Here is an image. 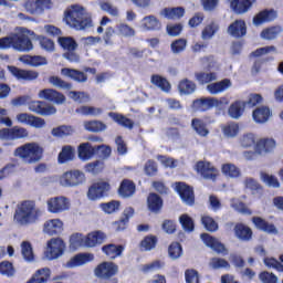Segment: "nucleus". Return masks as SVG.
Listing matches in <instances>:
<instances>
[{"instance_id":"nucleus-1","label":"nucleus","mask_w":283,"mask_h":283,"mask_svg":"<svg viewBox=\"0 0 283 283\" xmlns=\"http://www.w3.org/2000/svg\"><path fill=\"white\" fill-rule=\"evenodd\" d=\"M64 23L73 30L92 28V13L81 4H71L64 10Z\"/></svg>"},{"instance_id":"nucleus-2","label":"nucleus","mask_w":283,"mask_h":283,"mask_svg":"<svg viewBox=\"0 0 283 283\" xmlns=\"http://www.w3.org/2000/svg\"><path fill=\"white\" fill-rule=\"evenodd\" d=\"M32 34H34V32L25 28H18L11 35L0 39V49L8 50L12 48L18 52H30L34 50L32 40L29 38Z\"/></svg>"},{"instance_id":"nucleus-3","label":"nucleus","mask_w":283,"mask_h":283,"mask_svg":"<svg viewBox=\"0 0 283 283\" xmlns=\"http://www.w3.org/2000/svg\"><path fill=\"white\" fill-rule=\"evenodd\" d=\"M41 209L36 208L33 201H23L17 206L13 220L21 227L34 224L41 218Z\"/></svg>"},{"instance_id":"nucleus-4","label":"nucleus","mask_w":283,"mask_h":283,"mask_svg":"<svg viewBox=\"0 0 283 283\" xmlns=\"http://www.w3.org/2000/svg\"><path fill=\"white\" fill-rule=\"evenodd\" d=\"M43 147L39 143L31 142L15 148L13 156L20 158L24 165H36L43 159Z\"/></svg>"},{"instance_id":"nucleus-5","label":"nucleus","mask_w":283,"mask_h":283,"mask_svg":"<svg viewBox=\"0 0 283 283\" xmlns=\"http://www.w3.org/2000/svg\"><path fill=\"white\" fill-rule=\"evenodd\" d=\"M224 105H229V98L227 97H202L193 102V107L197 108L198 112H209V109H213V107L220 109L224 107Z\"/></svg>"},{"instance_id":"nucleus-6","label":"nucleus","mask_w":283,"mask_h":283,"mask_svg":"<svg viewBox=\"0 0 283 283\" xmlns=\"http://www.w3.org/2000/svg\"><path fill=\"white\" fill-rule=\"evenodd\" d=\"M85 182V174L80 170H71L62 174L59 178L61 187H76Z\"/></svg>"},{"instance_id":"nucleus-7","label":"nucleus","mask_w":283,"mask_h":283,"mask_svg":"<svg viewBox=\"0 0 283 283\" xmlns=\"http://www.w3.org/2000/svg\"><path fill=\"white\" fill-rule=\"evenodd\" d=\"M65 251V242L60 238H53L48 241L46 250L44 251V258L46 260H59Z\"/></svg>"},{"instance_id":"nucleus-8","label":"nucleus","mask_w":283,"mask_h":283,"mask_svg":"<svg viewBox=\"0 0 283 283\" xmlns=\"http://www.w3.org/2000/svg\"><path fill=\"white\" fill-rule=\"evenodd\" d=\"M15 120L20 125H29V127H34L35 129H43L45 126V119L29 113H18L15 115Z\"/></svg>"},{"instance_id":"nucleus-9","label":"nucleus","mask_w":283,"mask_h":283,"mask_svg":"<svg viewBox=\"0 0 283 283\" xmlns=\"http://www.w3.org/2000/svg\"><path fill=\"white\" fill-rule=\"evenodd\" d=\"M48 210L50 213H63V211H70V200L66 197H53L48 200Z\"/></svg>"},{"instance_id":"nucleus-10","label":"nucleus","mask_w":283,"mask_h":283,"mask_svg":"<svg viewBox=\"0 0 283 283\" xmlns=\"http://www.w3.org/2000/svg\"><path fill=\"white\" fill-rule=\"evenodd\" d=\"M28 109L34 114H39V116H52L56 113V107L43 101L29 102Z\"/></svg>"},{"instance_id":"nucleus-11","label":"nucleus","mask_w":283,"mask_h":283,"mask_svg":"<svg viewBox=\"0 0 283 283\" xmlns=\"http://www.w3.org/2000/svg\"><path fill=\"white\" fill-rule=\"evenodd\" d=\"M94 273L96 277L107 280V277H112L118 273V265H116L114 262L104 261L95 268Z\"/></svg>"},{"instance_id":"nucleus-12","label":"nucleus","mask_w":283,"mask_h":283,"mask_svg":"<svg viewBox=\"0 0 283 283\" xmlns=\"http://www.w3.org/2000/svg\"><path fill=\"white\" fill-rule=\"evenodd\" d=\"M109 189L111 186L107 181L95 182L88 188L87 198L88 200H98V198L106 196Z\"/></svg>"},{"instance_id":"nucleus-13","label":"nucleus","mask_w":283,"mask_h":283,"mask_svg":"<svg viewBox=\"0 0 283 283\" xmlns=\"http://www.w3.org/2000/svg\"><path fill=\"white\" fill-rule=\"evenodd\" d=\"M196 169L206 180H216L218 178V168L209 161H198Z\"/></svg>"},{"instance_id":"nucleus-14","label":"nucleus","mask_w":283,"mask_h":283,"mask_svg":"<svg viewBox=\"0 0 283 283\" xmlns=\"http://www.w3.org/2000/svg\"><path fill=\"white\" fill-rule=\"evenodd\" d=\"M38 96L43 101H49V103H55V105H63L65 103V95L54 88L41 90Z\"/></svg>"},{"instance_id":"nucleus-15","label":"nucleus","mask_w":283,"mask_h":283,"mask_svg":"<svg viewBox=\"0 0 283 283\" xmlns=\"http://www.w3.org/2000/svg\"><path fill=\"white\" fill-rule=\"evenodd\" d=\"M8 70L18 81H36L39 78V72L36 71L21 70L17 66H8Z\"/></svg>"},{"instance_id":"nucleus-16","label":"nucleus","mask_w":283,"mask_h":283,"mask_svg":"<svg viewBox=\"0 0 283 283\" xmlns=\"http://www.w3.org/2000/svg\"><path fill=\"white\" fill-rule=\"evenodd\" d=\"M176 191L179 193L181 200H184L186 205H193V202H196L193 188L187 186L185 182H177Z\"/></svg>"},{"instance_id":"nucleus-17","label":"nucleus","mask_w":283,"mask_h":283,"mask_svg":"<svg viewBox=\"0 0 283 283\" xmlns=\"http://www.w3.org/2000/svg\"><path fill=\"white\" fill-rule=\"evenodd\" d=\"M87 262H94V254L92 253H80L71 258L70 261L65 263L66 269H76V266H83Z\"/></svg>"},{"instance_id":"nucleus-18","label":"nucleus","mask_w":283,"mask_h":283,"mask_svg":"<svg viewBox=\"0 0 283 283\" xmlns=\"http://www.w3.org/2000/svg\"><path fill=\"white\" fill-rule=\"evenodd\" d=\"M228 34L234 39H242L247 35V23L243 20H237L228 27Z\"/></svg>"},{"instance_id":"nucleus-19","label":"nucleus","mask_w":283,"mask_h":283,"mask_svg":"<svg viewBox=\"0 0 283 283\" xmlns=\"http://www.w3.org/2000/svg\"><path fill=\"white\" fill-rule=\"evenodd\" d=\"M255 0H232L230 2V8L235 12V14H244L251 10Z\"/></svg>"},{"instance_id":"nucleus-20","label":"nucleus","mask_w":283,"mask_h":283,"mask_svg":"<svg viewBox=\"0 0 283 283\" xmlns=\"http://www.w3.org/2000/svg\"><path fill=\"white\" fill-rule=\"evenodd\" d=\"M201 240L206 244V247H209L212 249V251H216V253H226L227 248H224V244L220 243L218 239L211 237L210 234L202 233Z\"/></svg>"},{"instance_id":"nucleus-21","label":"nucleus","mask_w":283,"mask_h":283,"mask_svg":"<svg viewBox=\"0 0 283 283\" xmlns=\"http://www.w3.org/2000/svg\"><path fill=\"white\" fill-rule=\"evenodd\" d=\"M232 83L231 80L224 78L220 82L210 83L207 85V90L209 94H212L213 96L218 94H222V92H227L229 87H231Z\"/></svg>"},{"instance_id":"nucleus-22","label":"nucleus","mask_w":283,"mask_h":283,"mask_svg":"<svg viewBox=\"0 0 283 283\" xmlns=\"http://www.w3.org/2000/svg\"><path fill=\"white\" fill-rule=\"evenodd\" d=\"M77 154L80 160H83L84 163L92 160V158H94V154H96V146H92L90 143H83L78 146Z\"/></svg>"},{"instance_id":"nucleus-23","label":"nucleus","mask_w":283,"mask_h":283,"mask_svg":"<svg viewBox=\"0 0 283 283\" xmlns=\"http://www.w3.org/2000/svg\"><path fill=\"white\" fill-rule=\"evenodd\" d=\"M252 222L256 229L260 231H264L265 233H272L273 235H277V228L274 224L269 223L266 220L261 217H253Z\"/></svg>"},{"instance_id":"nucleus-24","label":"nucleus","mask_w":283,"mask_h":283,"mask_svg":"<svg viewBox=\"0 0 283 283\" xmlns=\"http://www.w3.org/2000/svg\"><path fill=\"white\" fill-rule=\"evenodd\" d=\"M271 116V108H269L268 106H260L255 108L252 113L253 120L261 125L268 123Z\"/></svg>"},{"instance_id":"nucleus-25","label":"nucleus","mask_w":283,"mask_h":283,"mask_svg":"<svg viewBox=\"0 0 283 283\" xmlns=\"http://www.w3.org/2000/svg\"><path fill=\"white\" fill-rule=\"evenodd\" d=\"M43 231L48 235H56L63 231V221L60 219H51L44 223Z\"/></svg>"},{"instance_id":"nucleus-26","label":"nucleus","mask_w":283,"mask_h":283,"mask_svg":"<svg viewBox=\"0 0 283 283\" xmlns=\"http://www.w3.org/2000/svg\"><path fill=\"white\" fill-rule=\"evenodd\" d=\"M275 139L273 138H264L256 143L255 153L256 154H269L275 149Z\"/></svg>"},{"instance_id":"nucleus-27","label":"nucleus","mask_w":283,"mask_h":283,"mask_svg":"<svg viewBox=\"0 0 283 283\" xmlns=\"http://www.w3.org/2000/svg\"><path fill=\"white\" fill-rule=\"evenodd\" d=\"M103 240H105V233L95 231L84 237V244L88 249H92L93 247H96V244H103Z\"/></svg>"},{"instance_id":"nucleus-28","label":"nucleus","mask_w":283,"mask_h":283,"mask_svg":"<svg viewBox=\"0 0 283 283\" xmlns=\"http://www.w3.org/2000/svg\"><path fill=\"white\" fill-rule=\"evenodd\" d=\"M274 19H277V12L275 10H264L253 18V23L254 25H262V23L274 21Z\"/></svg>"},{"instance_id":"nucleus-29","label":"nucleus","mask_w":283,"mask_h":283,"mask_svg":"<svg viewBox=\"0 0 283 283\" xmlns=\"http://www.w3.org/2000/svg\"><path fill=\"white\" fill-rule=\"evenodd\" d=\"M61 74L62 76L72 78V81H76L77 83H85L87 81V75L75 69H62Z\"/></svg>"},{"instance_id":"nucleus-30","label":"nucleus","mask_w":283,"mask_h":283,"mask_svg":"<svg viewBox=\"0 0 283 283\" xmlns=\"http://www.w3.org/2000/svg\"><path fill=\"white\" fill-rule=\"evenodd\" d=\"M234 233L239 240H242V242H249V240L253 238V231L251 228L242 223H238L234 227Z\"/></svg>"},{"instance_id":"nucleus-31","label":"nucleus","mask_w":283,"mask_h":283,"mask_svg":"<svg viewBox=\"0 0 283 283\" xmlns=\"http://www.w3.org/2000/svg\"><path fill=\"white\" fill-rule=\"evenodd\" d=\"M150 83L155 85V87H158L159 90H161V92H166V93L171 92V83H169L167 77H164L158 74H154L150 77Z\"/></svg>"},{"instance_id":"nucleus-32","label":"nucleus","mask_w":283,"mask_h":283,"mask_svg":"<svg viewBox=\"0 0 283 283\" xmlns=\"http://www.w3.org/2000/svg\"><path fill=\"white\" fill-rule=\"evenodd\" d=\"M244 107H247L245 102L237 101L232 103L228 109L229 117L238 120L244 114Z\"/></svg>"},{"instance_id":"nucleus-33","label":"nucleus","mask_w":283,"mask_h":283,"mask_svg":"<svg viewBox=\"0 0 283 283\" xmlns=\"http://www.w3.org/2000/svg\"><path fill=\"white\" fill-rule=\"evenodd\" d=\"M103 253L107 256L108 260H116V258L123 254L124 248L123 245L116 244H106L102 248Z\"/></svg>"},{"instance_id":"nucleus-34","label":"nucleus","mask_w":283,"mask_h":283,"mask_svg":"<svg viewBox=\"0 0 283 283\" xmlns=\"http://www.w3.org/2000/svg\"><path fill=\"white\" fill-rule=\"evenodd\" d=\"M76 156V149L72 146H64L59 154L57 161L60 165H64V163H70V160H74Z\"/></svg>"},{"instance_id":"nucleus-35","label":"nucleus","mask_w":283,"mask_h":283,"mask_svg":"<svg viewBox=\"0 0 283 283\" xmlns=\"http://www.w3.org/2000/svg\"><path fill=\"white\" fill-rule=\"evenodd\" d=\"M118 191L123 198H132L136 193V185L129 179H124Z\"/></svg>"},{"instance_id":"nucleus-36","label":"nucleus","mask_w":283,"mask_h":283,"mask_svg":"<svg viewBox=\"0 0 283 283\" xmlns=\"http://www.w3.org/2000/svg\"><path fill=\"white\" fill-rule=\"evenodd\" d=\"M191 127L198 136H201V138H207L209 136V128L207 127V123L200 118H193L191 120Z\"/></svg>"},{"instance_id":"nucleus-37","label":"nucleus","mask_w":283,"mask_h":283,"mask_svg":"<svg viewBox=\"0 0 283 283\" xmlns=\"http://www.w3.org/2000/svg\"><path fill=\"white\" fill-rule=\"evenodd\" d=\"M108 116L113 118V120L117 123V125H120L126 129H134V120L127 118L125 115L118 113H109Z\"/></svg>"},{"instance_id":"nucleus-38","label":"nucleus","mask_w":283,"mask_h":283,"mask_svg":"<svg viewBox=\"0 0 283 283\" xmlns=\"http://www.w3.org/2000/svg\"><path fill=\"white\" fill-rule=\"evenodd\" d=\"M52 271L49 268H42L35 272L28 283H45L50 280Z\"/></svg>"},{"instance_id":"nucleus-39","label":"nucleus","mask_w":283,"mask_h":283,"mask_svg":"<svg viewBox=\"0 0 283 283\" xmlns=\"http://www.w3.org/2000/svg\"><path fill=\"white\" fill-rule=\"evenodd\" d=\"M179 94L189 95L196 92V83L190 80L184 78L178 84Z\"/></svg>"},{"instance_id":"nucleus-40","label":"nucleus","mask_w":283,"mask_h":283,"mask_svg":"<svg viewBox=\"0 0 283 283\" xmlns=\"http://www.w3.org/2000/svg\"><path fill=\"white\" fill-rule=\"evenodd\" d=\"M57 43L61 48H63L66 52L75 51L78 48V44L71 36H60L57 39Z\"/></svg>"},{"instance_id":"nucleus-41","label":"nucleus","mask_w":283,"mask_h":283,"mask_svg":"<svg viewBox=\"0 0 283 283\" xmlns=\"http://www.w3.org/2000/svg\"><path fill=\"white\" fill-rule=\"evenodd\" d=\"M161 14L166 19H180L181 17H185V8H166L161 11Z\"/></svg>"},{"instance_id":"nucleus-42","label":"nucleus","mask_w":283,"mask_h":283,"mask_svg":"<svg viewBox=\"0 0 283 283\" xmlns=\"http://www.w3.org/2000/svg\"><path fill=\"white\" fill-rule=\"evenodd\" d=\"M142 28H144V30H160L161 24L156 17L148 15L142 20Z\"/></svg>"},{"instance_id":"nucleus-43","label":"nucleus","mask_w":283,"mask_h":283,"mask_svg":"<svg viewBox=\"0 0 283 283\" xmlns=\"http://www.w3.org/2000/svg\"><path fill=\"white\" fill-rule=\"evenodd\" d=\"M147 202L148 209L154 211V213H158V211L163 209V199H160L156 193H150L148 196Z\"/></svg>"},{"instance_id":"nucleus-44","label":"nucleus","mask_w":283,"mask_h":283,"mask_svg":"<svg viewBox=\"0 0 283 283\" xmlns=\"http://www.w3.org/2000/svg\"><path fill=\"white\" fill-rule=\"evenodd\" d=\"M282 34V28L281 27H272L269 29H265L261 32V38L265 39L268 41H273V39H277Z\"/></svg>"},{"instance_id":"nucleus-45","label":"nucleus","mask_w":283,"mask_h":283,"mask_svg":"<svg viewBox=\"0 0 283 283\" xmlns=\"http://www.w3.org/2000/svg\"><path fill=\"white\" fill-rule=\"evenodd\" d=\"M220 30V27L216 22H211L208 24L201 32V38L203 41H209V39H213L216 32Z\"/></svg>"},{"instance_id":"nucleus-46","label":"nucleus","mask_w":283,"mask_h":283,"mask_svg":"<svg viewBox=\"0 0 283 283\" xmlns=\"http://www.w3.org/2000/svg\"><path fill=\"white\" fill-rule=\"evenodd\" d=\"M221 171L228 178H240V168L233 164H224L221 168Z\"/></svg>"},{"instance_id":"nucleus-47","label":"nucleus","mask_w":283,"mask_h":283,"mask_svg":"<svg viewBox=\"0 0 283 283\" xmlns=\"http://www.w3.org/2000/svg\"><path fill=\"white\" fill-rule=\"evenodd\" d=\"M84 128L86 129V132H105V129H107V126L103 124V122L90 120L84 122Z\"/></svg>"},{"instance_id":"nucleus-48","label":"nucleus","mask_w":283,"mask_h":283,"mask_svg":"<svg viewBox=\"0 0 283 283\" xmlns=\"http://www.w3.org/2000/svg\"><path fill=\"white\" fill-rule=\"evenodd\" d=\"M21 253L27 262L34 261V252L32 251V244L28 241L21 243Z\"/></svg>"},{"instance_id":"nucleus-49","label":"nucleus","mask_w":283,"mask_h":283,"mask_svg":"<svg viewBox=\"0 0 283 283\" xmlns=\"http://www.w3.org/2000/svg\"><path fill=\"white\" fill-rule=\"evenodd\" d=\"M51 134L56 138H63V136H72V134H74V128H72V126H60L53 128Z\"/></svg>"},{"instance_id":"nucleus-50","label":"nucleus","mask_w":283,"mask_h":283,"mask_svg":"<svg viewBox=\"0 0 283 283\" xmlns=\"http://www.w3.org/2000/svg\"><path fill=\"white\" fill-rule=\"evenodd\" d=\"M75 112L82 116H98L103 111L94 106H80Z\"/></svg>"},{"instance_id":"nucleus-51","label":"nucleus","mask_w":283,"mask_h":283,"mask_svg":"<svg viewBox=\"0 0 283 283\" xmlns=\"http://www.w3.org/2000/svg\"><path fill=\"white\" fill-rule=\"evenodd\" d=\"M231 207L234 209V211H238L243 216H251L253 213V211H251V209H249V207H247V205L240 200L232 199Z\"/></svg>"},{"instance_id":"nucleus-52","label":"nucleus","mask_w":283,"mask_h":283,"mask_svg":"<svg viewBox=\"0 0 283 283\" xmlns=\"http://www.w3.org/2000/svg\"><path fill=\"white\" fill-rule=\"evenodd\" d=\"M28 136H30V133L24 127L14 126L11 128V140H19L21 138H28Z\"/></svg>"},{"instance_id":"nucleus-53","label":"nucleus","mask_w":283,"mask_h":283,"mask_svg":"<svg viewBox=\"0 0 283 283\" xmlns=\"http://www.w3.org/2000/svg\"><path fill=\"white\" fill-rule=\"evenodd\" d=\"M134 216V208H126L124 210V218L120 219L118 222L115 223V227H117V231H123L125 229V224L129 222V218Z\"/></svg>"},{"instance_id":"nucleus-54","label":"nucleus","mask_w":283,"mask_h":283,"mask_svg":"<svg viewBox=\"0 0 283 283\" xmlns=\"http://www.w3.org/2000/svg\"><path fill=\"white\" fill-rule=\"evenodd\" d=\"M222 132L227 138H235L238 132H240V126L235 123H230L222 127Z\"/></svg>"},{"instance_id":"nucleus-55","label":"nucleus","mask_w":283,"mask_h":283,"mask_svg":"<svg viewBox=\"0 0 283 283\" xmlns=\"http://www.w3.org/2000/svg\"><path fill=\"white\" fill-rule=\"evenodd\" d=\"M168 255L171 260H178L182 255V245L178 242L171 243L168 248Z\"/></svg>"},{"instance_id":"nucleus-56","label":"nucleus","mask_w":283,"mask_h":283,"mask_svg":"<svg viewBox=\"0 0 283 283\" xmlns=\"http://www.w3.org/2000/svg\"><path fill=\"white\" fill-rule=\"evenodd\" d=\"M14 273L17 271L14 270V265L8 261H3L0 263V274L6 275L7 277H12L14 276Z\"/></svg>"},{"instance_id":"nucleus-57","label":"nucleus","mask_w":283,"mask_h":283,"mask_svg":"<svg viewBox=\"0 0 283 283\" xmlns=\"http://www.w3.org/2000/svg\"><path fill=\"white\" fill-rule=\"evenodd\" d=\"M85 169L90 174H101V171H103V169H105V163H103L101 160H96V161L87 164L85 166Z\"/></svg>"},{"instance_id":"nucleus-58","label":"nucleus","mask_w":283,"mask_h":283,"mask_svg":"<svg viewBox=\"0 0 283 283\" xmlns=\"http://www.w3.org/2000/svg\"><path fill=\"white\" fill-rule=\"evenodd\" d=\"M158 242V239L156 237L150 235L146 237L142 242L140 247L143 251H151V249H156V243Z\"/></svg>"},{"instance_id":"nucleus-59","label":"nucleus","mask_w":283,"mask_h":283,"mask_svg":"<svg viewBox=\"0 0 283 283\" xmlns=\"http://www.w3.org/2000/svg\"><path fill=\"white\" fill-rule=\"evenodd\" d=\"M170 48L172 54H180V52H185L187 48V40L178 39L170 44Z\"/></svg>"},{"instance_id":"nucleus-60","label":"nucleus","mask_w":283,"mask_h":283,"mask_svg":"<svg viewBox=\"0 0 283 283\" xmlns=\"http://www.w3.org/2000/svg\"><path fill=\"white\" fill-rule=\"evenodd\" d=\"M240 145L245 149L249 147H253V145H255V135L253 133L244 134L240 138Z\"/></svg>"},{"instance_id":"nucleus-61","label":"nucleus","mask_w":283,"mask_h":283,"mask_svg":"<svg viewBox=\"0 0 283 283\" xmlns=\"http://www.w3.org/2000/svg\"><path fill=\"white\" fill-rule=\"evenodd\" d=\"M179 222L182 226V229H185L189 233H191V231H193V229H195L193 219H191V217H189V214H182L179 218Z\"/></svg>"},{"instance_id":"nucleus-62","label":"nucleus","mask_w":283,"mask_h":283,"mask_svg":"<svg viewBox=\"0 0 283 283\" xmlns=\"http://www.w3.org/2000/svg\"><path fill=\"white\" fill-rule=\"evenodd\" d=\"M210 266L211 269H231V264H229V261L220 258H212L210 260Z\"/></svg>"},{"instance_id":"nucleus-63","label":"nucleus","mask_w":283,"mask_h":283,"mask_svg":"<svg viewBox=\"0 0 283 283\" xmlns=\"http://www.w3.org/2000/svg\"><path fill=\"white\" fill-rule=\"evenodd\" d=\"M261 180L268 185V187H280V180H277V177L269 175L266 172H261Z\"/></svg>"},{"instance_id":"nucleus-64","label":"nucleus","mask_w":283,"mask_h":283,"mask_svg":"<svg viewBox=\"0 0 283 283\" xmlns=\"http://www.w3.org/2000/svg\"><path fill=\"white\" fill-rule=\"evenodd\" d=\"M71 249H78V247H85V237L83 234H73L70 239Z\"/></svg>"}]
</instances>
